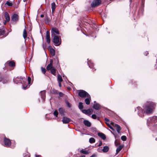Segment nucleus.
I'll list each match as a JSON object with an SVG mask.
<instances>
[{
    "label": "nucleus",
    "mask_w": 157,
    "mask_h": 157,
    "mask_svg": "<svg viewBox=\"0 0 157 157\" xmlns=\"http://www.w3.org/2000/svg\"><path fill=\"white\" fill-rule=\"evenodd\" d=\"M4 142L5 146L9 147L10 145L11 142L9 139H7L6 138H5Z\"/></svg>",
    "instance_id": "obj_10"
},
{
    "label": "nucleus",
    "mask_w": 157,
    "mask_h": 157,
    "mask_svg": "<svg viewBox=\"0 0 157 157\" xmlns=\"http://www.w3.org/2000/svg\"><path fill=\"white\" fill-rule=\"evenodd\" d=\"M98 120H99V118H98Z\"/></svg>",
    "instance_id": "obj_51"
},
{
    "label": "nucleus",
    "mask_w": 157,
    "mask_h": 157,
    "mask_svg": "<svg viewBox=\"0 0 157 157\" xmlns=\"http://www.w3.org/2000/svg\"><path fill=\"white\" fill-rule=\"evenodd\" d=\"M102 144V142L101 141H100L98 145V146H101V145Z\"/></svg>",
    "instance_id": "obj_41"
},
{
    "label": "nucleus",
    "mask_w": 157,
    "mask_h": 157,
    "mask_svg": "<svg viewBox=\"0 0 157 157\" xmlns=\"http://www.w3.org/2000/svg\"><path fill=\"white\" fill-rule=\"evenodd\" d=\"M96 155L94 154L93 155L91 156L90 157H95Z\"/></svg>",
    "instance_id": "obj_43"
},
{
    "label": "nucleus",
    "mask_w": 157,
    "mask_h": 157,
    "mask_svg": "<svg viewBox=\"0 0 157 157\" xmlns=\"http://www.w3.org/2000/svg\"><path fill=\"white\" fill-rule=\"evenodd\" d=\"M78 107L79 109L81 111L83 110L82 109L83 108V103L82 102H80L79 103Z\"/></svg>",
    "instance_id": "obj_23"
},
{
    "label": "nucleus",
    "mask_w": 157,
    "mask_h": 157,
    "mask_svg": "<svg viewBox=\"0 0 157 157\" xmlns=\"http://www.w3.org/2000/svg\"><path fill=\"white\" fill-rule=\"evenodd\" d=\"M105 120L106 124L110 128L113 130L112 127L113 126L117 130L118 133H120L121 128L119 125L115 124L112 121H109L108 118H105Z\"/></svg>",
    "instance_id": "obj_2"
},
{
    "label": "nucleus",
    "mask_w": 157,
    "mask_h": 157,
    "mask_svg": "<svg viewBox=\"0 0 157 157\" xmlns=\"http://www.w3.org/2000/svg\"><path fill=\"white\" fill-rule=\"evenodd\" d=\"M82 111L83 113L88 115H91L93 112V111L92 109L82 110Z\"/></svg>",
    "instance_id": "obj_8"
},
{
    "label": "nucleus",
    "mask_w": 157,
    "mask_h": 157,
    "mask_svg": "<svg viewBox=\"0 0 157 157\" xmlns=\"http://www.w3.org/2000/svg\"><path fill=\"white\" fill-rule=\"evenodd\" d=\"M87 98L85 99V101L87 105H89L90 103V101L91 100V97L90 95L88 94L86 97Z\"/></svg>",
    "instance_id": "obj_13"
},
{
    "label": "nucleus",
    "mask_w": 157,
    "mask_h": 157,
    "mask_svg": "<svg viewBox=\"0 0 157 157\" xmlns=\"http://www.w3.org/2000/svg\"><path fill=\"white\" fill-rule=\"evenodd\" d=\"M61 82H58L59 83V86L60 87L61 86Z\"/></svg>",
    "instance_id": "obj_42"
},
{
    "label": "nucleus",
    "mask_w": 157,
    "mask_h": 157,
    "mask_svg": "<svg viewBox=\"0 0 157 157\" xmlns=\"http://www.w3.org/2000/svg\"><path fill=\"white\" fill-rule=\"evenodd\" d=\"M93 108L96 110H98L100 108V105L98 104L95 103L93 105Z\"/></svg>",
    "instance_id": "obj_17"
},
{
    "label": "nucleus",
    "mask_w": 157,
    "mask_h": 157,
    "mask_svg": "<svg viewBox=\"0 0 157 157\" xmlns=\"http://www.w3.org/2000/svg\"><path fill=\"white\" fill-rule=\"evenodd\" d=\"M2 81V82L3 84L6 83L7 82V81H5L3 80V78H0V82H1Z\"/></svg>",
    "instance_id": "obj_33"
},
{
    "label": "nucleus",
    "mask_w": 157,
    "mask_h": 157,
    "mask_svg": "<svg viewBox=\"0 0 157 157\" xmlns=\"http://www.w3.org/2000/svg\"><path fill=\"white\" fill-rule=\"evenodd\" d=\"M14 82L16 83L21 82L22 84V88L24 89H26L28 88V85L27 82H24V78L22 77L19 78L18 77L14 78L13 79Z\"/></svg>",
    "instance_id": "obj_3"
},
{
    "label": "nucleus",
    "mask_w": 157,
    "mask_h": 157,
    "mask_svg": "<svg viewBox=\"0 0 157 157\" xmlns=\"http://www.w3.org/2000/svg\"><path fill=\"white\" fill-rule=\"evenodd\" d=\"M36 157H41V156L40 155H36Z\"/></svg>",
    "instance_id": "obj_46"
},
{
    "label": "nucleus",
    "mask_w": 157,
    "mask_h": 157,
    "mask_svg": "<svg viewBox=\"0 0 157 157\" xmlns=\"http://www.w3.org/2000/svg\"><path fill=\"white\" fill-rule=\"evenodd\" d=\"M155 104L154 103L151 102H147L144 106L145 111H144L140 107H137V109L138 110V114L139 116L142 117L144 116V114H150L155 109Z\"/></svg>",
    "instance_id": "obj_1"
},
{
    "label": "nucleus",
    "mask_w": 157,
    "mask_h": 157,
    "mask_svg": "<svg viewBox=\"0 0 157 157\" xmlns=\"http://www.w3.org/2000/svg\"><path fill=\"white\" fill-rule=\"evenodd\" d=\"M23 36L24 38L25 39V38L27 37V33L26 30L25 29H24L23 32Z\"/></svg>",
    "instance_id": "obj_25"
},
{
    "label": "nucleus",
    "mask_w": 157,
    "mask_h": 157,
    "mask_svg": "<svg viewBox=\"0 0 157 157\" xmlns=\"http://www.w3.org/2000/svg\"><path fill=\"white\" fill-rule=\"evenodd\" d=\"M64 124L68 123L71 120L70 118H63L61 120Z\"/></svg>",
    "instance_id": "obj_15"
},
{
    "label": "nucleus",
    "mask_w": 157,
    "mask_h": 157,
    "mask_svg": "<svg viewBox=\"0 0 157 157\" xmlns=\"http://www.w3.org/2000/svg\"><path fill=\"white\" fill-rule=\"evenodd\" d=\"M54 115L56 117H57L58 115V113L57 110H55L54 112L53 113Z\"/></svg>",
    "instance_id": "obj_34"
},
{
    "label": "nucleus",
    "mask_w": 157,
    "mask_h": 157,
    "mask_svg": "<svg viewBox=\"0 0 157 157\" xmlns=\"http://www.w3.org/2000/svg\"><path fill=\"white\" fill-rule=\"evenodd\" d=\"M109 150V147L108 146H105L103 147V149L102 150V151L103 152L105 153L107 152Z\"/></svg>",
    "instance_id": "obj_22"
},
{
    "label": "nucleus",
    "mask_w": 157,
    "mask_h": 157,
    "mask_svg": "<svg viewBox=\"0 0 157 157\" xmlns=\"http://www.w3.org/2000/svg\"><path fill=\"white\" fill-rule=\"evenodd\" d=\"M41 98L43 99L44 101L45 100V91H41Z\"/></svg>",
    "instance_id": "obj_21"
},
{
    "label": "nucleus",
    "mask_w": 157,
    "mask_h": 157,
    "mask_svg": "<svg viewBox=\"0 0 157 157\" xmlns=\"http://www.w3.org/2000/svg\"><path fill=\"white\" fill-rule=\"evenodd\" d=\"M95 140L93 138H91L89 139V142L90 143H93L95 142Z\"/></svg>",
    "instance_id": "obj_30"
},
{
    "label": "nucleus",
    "mask_w": 157,
    "mask_h": 157,
    "mask_svg": "<svg viewBox=\"0 0 157 157\" xmlns=\"http://www.w3.org/2000/svg\"><path fill=\"white\" fill-rule=\"evenodd\" d=\"M46 38L47 42L49 44L50 42V33L48 31H47L46 32Z\"/></svg>",
    "instance_id": "obj_11"
},
{
    "label": "nucleus",
    "mask_w": 157,
    "mask_h": 157,
    "mask_svg": "<svg viewBox=\"0 0 157 157\" xmlns=\"http://www.w3.org/2000/svg\"><path fill=\"white\" fill-rule=\"evenodd\" d=\"M59 95L60 97H62L63 96V94L62 92H59Z\"/></svg>",
    "instance_id": "obj_38"
},
{
    "label": "nucleus",
    "mask_w": 157,
    "mask_h": 157,
    "mask_svg": "<svg viewBox=\"0 0 157 157\" xmlns=\"http://www.w3.org/2000/svg\"><path fill=\"white\" fill-rule=\"evenodd\" d=\"M94 103H96V101H94Z\"/></svg>",
    "instance_id": "obj_50"
},
{
    "label": "nucleus",
    "mask_w": 157,
    "mask_h": 157,
    "mask_svg": "<svg viewBox=\"0 0 157 157\" xmlns=\"http://www.w3.org/2000/svg\"><path fill=\"white\" fill-rule=\"evenodd\" d=\"M5 4L9 6H11L13 5L12 3L8 1H7Z\"/></svg>",
    "instance_id": "obj_32"
},
{
    "label": "nucleus",
    "mask_w": 157,
    "mask_h": 157,
    "mask_svg": "<svg viewBox=\"0 0 157 157\" xmlns=\"http://www.w3.org/2000/svg\"><path fill=\"white\" fill-rule=\"evenodd\" d=\"M80 151L81 153L83 154H88V152L87 151L84 150L83 149L80 150Z\"/></svg>",
    "instance_id": "obj_27"
},
{
    "label": "nucleus",
    "mask_w": 157,
    "mask_h": 157,
    "mask_svg": "<svg viewBox=\"0 0 157 157\" xmlns=\"http://www.w3.org/2000/svg\"><path fill=\"white\" fill-rule=\"evenodd\" d=\"M83 122L84 124L87 127H90L91 125V123L87 120H84Z\"/></svg>",
    "instance_id": "obj_16"
},
{
    "label": "nucleus",
    "mask_w": 157,
    "mask_h": 157,
    "mask_svg": "<svg viewBox=\"0 0 157 157\" xmlns=\"http://www.w3.org/2000/svg\"><path fill=\"white\" fill-rule=\"evenodd\" d=\"M59 113L61 115H63V109L62 108H59Z\"/></svg>",
    "instance_id": "obj_31"
},
{
    "label": "nucleus",
    "mask_w": 157,
    "mask_h": 157,
    "mask_svg": "<svg viewBox=\"0 0 157 157\" xmlns=\"http://www.w3.org/2000/svg\"><path fill=\"white\" fill-rule=\"evenodd\" d=\"M132 0H130V2H132Z\"/></svg>",
    "instance_id": "obj_49"
},
{
    "label": "nucleus",
    "mask_w": 157,
    "mask_h": 157,
    "mask_svg": "<svg viewBox=\"0 0 157 157\" xmlns=\"http://www.w3.org/2000/svg\"><path fill=\"white\" fill-rule=\"evenodd\" d=\"M80 157H85V156L84 155H82Z\"/></svg>",
    "instance_id": "obj_47"
},
{
    "label": "nucleus",
    "mask_w": 157,
    "mask_h": 157,
    "mask_svg": "<svg viewBox=\"0 0 157 157\" xmlns=\"http://www.w3.org/2000/svg\"><path fill=\"white\" fill-rule=\"evenodd\" d=\"M57 78L58 82H61L62 81V77L60 75H58Z\"/></svg>",
    "instance_id": "obj_26"
},
{
    "label": "nucleus",
    "mask_w": 157,
    "mask_h": 157,
    "mask_svg": "<svg viewBox=\"0 0 157 157\" xmlns=\"http://www.w3.org/2000/svg\"><path fill=\"white\" fill-rule=\"evenodd\" d=\"M6 63L9 64L10 67H14L15 65V63L13 61H8L6 62Z\"/></svg>",
    "instance_id": "obj_18"
},
{
    "label": "nucleus",
    "mask_w": 157,
    "mask_h": 157,
    "mask_svg": "<svg viewBox=\"0 0 157 157\" xmlns=\"http://www.w3.org/2000/svg\"><path fill=\"white\" fill-rule=\"evenodd\" d=\"M78 94L79 96L82 98L86 97L89 94L86 91L83 90H79Z\"/></svg>",
    "instance_id": "obj_6"
},
{
    "label": "nucleus",
    "mask_w": 157,
    "mask_h": 157,
    "mask_svg": "<svg viewBox=\"0 0 157 157\" xmlns=\"http://www.w3.org/2000/svg\"><path fill=\"white\" fill-rule=\"evenodd\" d=\"M53 41L56 46H58L61 44L59 37L57 36H54L52 38Z\"/></svg>",
    "instance_id": "obj_5"
},
{
    "label": "nucleus",
    "mask_w": 157,
    "mask_h": 157,
    "mask_svg": "<svg viewBox=\"0 0 157 157\" xmlns=\"http://www.w3.org/2000/svg\"><path fill=\"white\" fill-rule=\"evenodd\" d=\"M53 60H50V63L47 66L46 69L48 70H50L51 73L54 75H56V69L52 66Z\"/></svg>",
    "instance_id": "obj_4"
},
{
    "label": "nucleus",
    "mask_w": 157,
    "mask_h": 157,
    "mask_svg": "<svg viewBox=\"0 0 157 157\" xmlns=\"http://www.w3.org/2000/svg\"><path fill=\"white\" fill-rule=\"evenodd\" d=\"M121 139L123 141H125L126 140V137L124 136H122L121 137Z\"/></svg>",
    "instance_id": "obj_35"
},
{
    "label": "nucleus",
    "mask_w": 157,
    "mask_h": 157,
    "mask_svg": "<svg viewBox=\"0 0 157 157\" xmlns=\"http://www.w3.org/2000/svg\"><path fill=\"white\" fill-rule=\"evenodd\" d=\"M59 34V32L57 29L53 28L52 30V38L55 34Z\"/></svg>",
    "instance_id": "obj_9"
},
{
    "label": "nucleus",
    "mask_w": 157,
    "mask_h": 157,
    "mask_svg": "<svg viewBox=\"0 0 157 157\" xmlns=\"http://www.w3.org/2000/svg\"><path fill=\"white\" fill-rule=\"evenodd\" d=\"M92 118H96V116L95 114H93L92 116Z\"/></svg>",
    "instance_id": "obj_39"
},
{
    "label": "nucleus",
    "mask_w": 157,
    "mask_h": 157,
    "mask_svg": "<svg viewBox=\"0 0 157 157\" xmlns=\"http://www.w3.org/2000/svg\"><path fill=\"white\" fill-rule=\"evenodd\" d=\"M44 17V14H41L40 15V17Z\"/></svg>",
    "instance_id": "obj_45"
},
{
    "label": "nucleus",
    "mask_w": 157,
    "mask_h": 157,
    "mask_svg": "<svg viewBox=\"0 0 157 157\" xmlns=\"http://www.w3.org/2000/svg\"><path fill=\"white\" fill-rule=\"evenodd\" d=\"M18 19V16L16 14H14L11 17V20L13 21H17Z\"/></svg>",
    "instance_id": "obj_12"
},
{
    "label": "nucleus",
    "mask_w": 157,
    "mask_h": 157,
    "mask_svg": "<svg viewBox=\"0 0 157 157\" xmlns=\"http://www.w3.org/2000/svg\"><path fill=\"white\" fill-rule=\"evenodd\" d=\"M148 52H145V55L146 56H147V54H148Z\"/></svg>",
    "instance_id": "obj_44"
},
{
    "label": "nucleus",
    "mask_w": 157,
    "mask_h": 157,
    "mask_svg": "<svg viewBox=\"0 0 157 157\" xmlns=\"http://www.w3.org/2000/svg\"><path fill=\"white\" fill-rule=\"evenodd\" d=\"M41 70H42V72L44 74H45L46 72V70L45 68H44L43 67H42L41 68Z\"/></svg>",
    "instance_id": "obj_36"
},
{
    "label": "nucleus",
    "mask_w": 157,
    "mask_h": 157,
    "mask_svg": "<svg viewBox=\"0 0 157 157\" xmlns=\"http://www.w3.org/2000/svg\"><path fill=\"white\" fill-rule=\"evenodd\" d=\"M123 147V146L121 145H120L118 147L116 150L117 154L122 149Z\"/></svg>",
    "instance_id": "obj_24"
},
{
    "label": "nucleus",
    "mask_w": 157,
    "mask_h": 157,
    "mask_svg": "<svg viewBox=\"0 0 157 157\" xmlns=\"http://www.w3.org/2000/svg\"><path fill=\"white\" fill-rule=\"evenodd\" d=\"M67 105L68 107H71V105L68 102H67Z\"/></svg>",
    "instance_id": "obj_40"
},
{
    "label": "nucleus",
    "mask_w": 157,
    "mask_h": 157,
    "mask_svg": "<svg viewBox=\"0 0 157 157\" xmlns=\"http://www.w3.org/2000/svg\"><path fill=\"white\" fill-rule=\"evenodd\" d=\"M87 63L88 65L89 66V67H90V68H92L93 69L94 68L93 65L92 64L91 65V61H90V60L88 61Z\"/></svg>",
    "instance_id": "obj_28"
},
{
    "label": "nucleus",
    "mask_w": 157,
    "mask_h": 157,
    "mask_svg": "<svg viewBox=\"0 0 157 157\" xmlns=\"http://www.w3.org/2000/svg\"><path fill=\"white\" fill-rule=\"evenodd\" d=\"M4 16L6 19L5 21L9 22L10 20V17L7 12H5Z\"/></svg>",
    "instance_id": "obj_14"
},
{
    "label": "nucleus",
    "mask_w": 157,
    "mask_h": 157,
    "mask_svg": "<svg viewBox=\"0 0 157 157\" xmlns=\"http://www.w3.org/2000/svg\"><path fill=\"white\" fill-rule=\"evenodd\" d=\"M101 3L100 0H94L93 1L91 4V6L92 7H95L98 6Z\"/></svg>",
    "instance_id": "obj_7"
},
{
    "label": "nucleus",
    "mask_w": 157,
    "mask_h": 157,
    "mask_svg": "<svg viewBox=\"0 0 157 157\" xmlns=\"http://www.w3.org/2000/svg\"><path fill=\"white\" fill-rule=\"evenodd\" d=\"M31 80V78L30 77H28V83L29 84Z\"/></svg>",
    "instance_id": "obj_37"
},
{
    "label": "nucleus",
    "mask_w": 157,
    "mask_h": 157,
    "mask_svg": "<svg viewBox=\"0 0 157 157\" xmlns=\"http://www.w3.org/2000/svg\"><path fill=\"white\" fill-rule=\"evenodd\" d=\"M98 136L103 140H105L106 139V136L105 135L102 133H98Z\"/></svg>",
    "instance_id": "obj_20"
},
{
    "label": "nucleus",
    "mask_w": 157,
    "mask_h": 157,
    "mask_svg": "<svg viewBox=\"0 0 157 157\" xmlns=\"http://www.w3.org/2000/svg\"><path fill=\"white\" fill-rule=\"evenodd\" d=\"M51 8L52 9V13H53L55 10L56 8V5L54 2H53L51 4Z\"/></svg>",
    "instance_id": "obj_19"
},
{
    "label": "nucleus",
    "mask_w": 157,
    "mask_h": 157,
    "mask_svg": "<svg viewBox=\"0 0 157 157\" xmlns=\"http://www.w3.org/2000/svg\"><path fill=\"white\" fill-rule=\"evenodd\" d=\"M26 1V0H24V2H25Z\"/></svg>",
    "instance_id": "obj_48"
},
{
    "label": "nucleus",
    "mask_w": 157,
    "mask_h": 157,
    "mask_svg": "<svg viewBox=\"0 0 157 157\" xmlns=\"http://www.w3.org/2000/svg\"><path fill=\"white\" fill-rule=\"evenodd\" d=\"M50 53L51 54L52 56H54L55 55V51L54 49L53 48H51L50 49Z\"/></svg>",
    "instance_id": "obj_29"
}]
</instances>
